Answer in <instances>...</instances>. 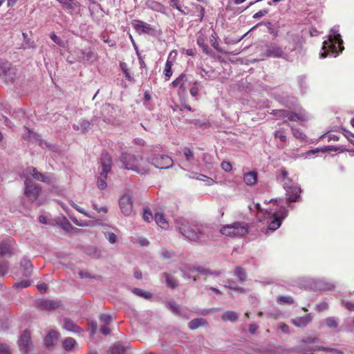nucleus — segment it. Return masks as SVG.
I'll use <instances>...</instances> for the list:
<instances>
[{"mask_svg":"<svg viewBox=\"0 0 354 354\" xmlns=\"http://www.w3.org/2000/svg\"><path fill=\"white\" fill-rule=\"evenodd\" d=\"M22 177L24 178V195L30 202L36 201L41 192V188L32 182L30 177L34 178L37 180L48 183H49L51 180L50 176H46L39 172L36 168L33 167H28L26 171L22 174Z\"/></svg>","mask_w":354,"mask_h":354,"instance_id":"1","label":"nucleus"},{"mask_svg":"<svg viewBox=\"0 0 354 354\" xmlns=\"http://www.w3.org/2000/svg\"><path fill=\"white\" fill-rule=\"evenodd\" d=\"M253 208L256 209L258 213H263V219L268 220V229L272 231L278 229L281 226V221L288 216V210L282 206L278 209L262 208L259 203H255Z\"/></svg>","mask_w":354,"mask_h":354,"instance_id":"2","label":"nucleus"},{"mask_svg":"<svg viewBox=\"0 0 354 354\" xmlns=\"http://www.w3.org/2000/svg\"><path fill=\"white\" fill-rule=\"evenodd\" d=\"M342 44L343 41L339 33V28L335 26L330 29L328 39L323 42L320 57L324 58L327 55L337 56L344 49Z\"/></svg>","mask_w":354,"mask_h":354,"instance_id":"3","label":"nucleus"},{"mask_svg":"<svg viewBox=\"0 0 354 354\" xmlns=\"http://www.w3.org/2000/svg\"><path fill=\"white\" fill-rule=\"evenodd\" d=\"M178 231L187 239L194 241H199L204 238L205 227L189 223L187 221L180 218L176 221Z\"/></svg>","mask_w":354,"mask_h":354,"instance_id":"4","label":"nucleus"},{"mask_svg":"<svg viewBox=\"0 0 354 354\" xmlns=\"http://www.w3.org/2000/svg\"><path fill=\"white\" fill-rule=\"evenodd\" d=\"M120 160L126 169L134 171L140 174H147L149 171L148 160L142 156L123 153Z\"/></svg>","mask_w":354,"mask_h":354,"instance_id":"5","label":"nucleus"},{"mask_svg":"<svg viewBox=\"0 0 354 354\" xmlns=\"http://www.w3.org/2000/svg\"><path fill=\"white\" fill-rule=\"evenodd\" d=\"M279 178L282 182L283 187L286 190L287 201L288 202L297 201L301 192L297 183L288 177V173L285 169L281 170Z\"/></svg>","mask_w":354,"mask_h":354,"instance_id":"6","label":"nucleus"},{"mask_svg":"<svg viewBox=\"0 0 354 354\" xmlns=\"http://www.w3.org/2000/svg\"><path fill=\"white\" fill-rule=\"evenodd\" d=\"M111 156L107 153H103L100 159L101 171L97 180V187L103 190L106 187V179L111 169Z\"/></svg>","mask_w":354,"mask_h":354,"instance_id":"7","label":"nucleus"},{"mask_svg":"<svg viewBox=\"0 0 354 354\" xmlns=\"http://www.w3.org/2000/svg\"><path fill=\"white\" fill-rule=\"evenodd\" d=\"M222 234L229 236H243L248 234V230L247 225L235 222L230 225L223 226L221 229Z\"/></svg>","mask_w":354,"mask_h":354,"instance_id":"8","label":"nucleus"},{"mask_svg":"<svg viewBox=\"0 0 354 354\" xmlns=\"http://www.w3.org/2000/svg\"><path fill=\"white\" fill-rule=\"evenodd\" d=\"M274 115L277 118H288V120L292 122L306 121L308 118V114L304 110H299L298 113H292L283 109L276 110L274 111Z\"/></svg>","mask_w":354,"mask_h":354,"instance_id":"9","label":"nucleus"},{"mask_svg":"<svg viewBox=\"0 0 354 354\" xmlns=\"http://www.w3.org/2000/svg\"><path fill=\"white\" fill-rule=\"evenodd\" d=\"M151 164L158 169H168L173 165V160L167 155L154 153L147 160Z\"/></svg>","mask_w":354,"mask_h":354,"instance_id":"10","label":"nucleus"},{"mask_svg":"<svg viewBox=\"0 0 354 354\" xmlns=\"http://www.w3.org/2000/svg\"><path fill=\"white\" fill-rule=\"evenodd\" d=\"M17 252V244L14 239L8 237L0 241V257H10Z\"/></svg>","mask_w":354,"mask_h":354,"instance_id":"11","label":"nucleus"},{"mask_svg":"<svg viewBox=\"0 0 354 354\" xmlns=\"http://www.w3.org/2000/svg\"><path fill=\"white\" fill-rule=\"evenodd\" d=\"M132 26L140 35L148 34L153 35L156 32V28L153 26L140 20H133L132 21Z\"/></svg>","mask_w":354,"mask_h":354,"instance_id":"12","label":"nucleus"},{"mask_svg":"<svg viewBox=\"0 0 354 354\" xmlns=\"http://www.w3.org/2000/svg\"><path fill=\"white\" fill-rule=\"evenodd\" d=\"M119 205L122 213L126 216H130L133 212V202L129 194H124L119 201Z\"/></svg>","mask_w":354,"mask_h":354,"instance_id":"13","label":"nucleus"},{"mask_svg":"<svg viewBox=\"0 0 354 354\" xmlns=\"http://www.w3.org/2000/svg\"><path fill=\"white\" fill-rule=\"evenodd\" d=\"M30 333L26 330L20 336L19 339V346L24 353H28L30 349Z\"/></svg>","mask_w":354,"mask_h":354,"instance_id":"14","label":"nucleus"},{"mask_svg":"<svg viewBox=\"0 0 354 354\" xmlns=\"http://www.w3.org/2000/svg\"><path fill=\"white\" fill-rule=\"evenodd\" d=\"M20 268L22 272V275L25 277H30L33 271V266L30 259L24 257L20 261Z\"/></svg>","mask_w":354,"mask_h":354,"instance_id":"15","label":"nucleus"},{"mask_svg":"<svg viewBox=\"0 0 354 354\" xmlns=\"http://www.w3.org/2000/svg\"><path fill=\"white\" fill-rule=\"evenodd\" d=\"M313 288L318 290L327 291L333 290L335 286L324 279H317L313 282Z\"/></svg>","mask_w":354,"mask_h":354,"instance_id":"16","label":"nucleus"},{"mask_svg":"<svg viewBox=\"0 0 354 354\" xmlns=\"http://www.w3.org/2000/svg\"><path fill=\"white\" fill-rule=\"evenodd\" d=\"M312 321V317L310 314L302 317H297L292 319L291 322L297 327L304 328Z\"/></svg>","mask_w":354,"mask_h":354,"instance_id":"17","label":"nucleus"},{"mask_svg":"<svg viewBox=\"0 0 354 354\" xmlns=\"http://www.w3.org/2000/svg\"><path fill=\"white\" fill-rule=\"evenodd\" d=\"M63 328L65 330L72 332L75 334H80L83 331V330L79 327L77 325H76L73 322H72L69 319H64L63 322Z\"/></svg>","mask_w":354,"mask_h":354,"instance_id":"18","label":"nucleus"},{"mask_svg":"<svg viewBox=\"0 0 354 354\" xmlns=\"http://www.w3.org/2000/svg\"><path fill=\"white\" fill-rule=\"evenodd\" d=\"M196 42L197 44L202 48V50L204 53L209 56H213V51L206 44V39L202 33L197 36Z\"/></svg>","mask_w":354,"mask_h":354,"instance_id":"19","label":"nucleus"},{"mask_svg":"<svg viewBox=\"0 0 354 354\" xmlns=\"http://www.w3.org/2000/svg\"><path fill=\"white\" fill-rule=\"evenodd\" d=\"M62 346L67 352H71L78 348L76 340L72 337H66L62 341Z\"/></svg>","mask_w":354,"mask_h":354,"instance_id":"20","label":"nucleus"},{"mask_svg":"<svg viewBox=\"0 0 354 354\" xmlns=\"http://www.w3.org/2000/svg\"><path fill=\"white\" fill-rule=\"evenodd\" d=\"M283 52L282 49L277 46H270L266 50V55L272 57H283Z\"/></svg>","mask_w":354,"mask_h":354,"instance_id":"21","label":"nucleus"},{"mask_svg":"<svg viewBox=\"0 0 354 354\" xmlns=\"http://www.w3.org/2000/svg\"><path fill=\"white\" fill-rule=\"evenodd\" d=\"M317 351H326V352L328 353V354H344L343 352L338 351L337 349L327 348V347H324V346H315L311 349V351L310 353H302V354H314L313 352Z\"/></svg>","mask_w":354,"mask_h":354,"instance_id":"22","label":"nucleus"},{"mask_svg":"<svg viewBox=\"0 0 354 354\" xmlns=\"http://www.w3.org/2000/svg\"><path fill=\"white\" fill-rule=\"evenodd\" d=\"M80 6V3L76 0H67L63 4L64 8L71 15L73 13L75 10Z\"/></svg>","mask_w":354,"mask_h":354,"instance_id":"23","label":"nucleus"},{"mask_svg":"<svg viewBox=\"0 0 354 354\" xmlns=\"http://www.w3.org/2000/svg\"><path fill=\"white\" fill-rule=\"evenodd\" d=\"M207 324L206 319L203 318H196L190 321L188 324L189 328L191 330H195L200 326H205Z\"/></svg>","mask_w":354,"mask_h":354,"instance_id":"24","label":"nucleus"},{"mask_svg":"<svg viewBox=\"0 0 354 354\" xmlns=\"http://www.w3.org/2000/svg\"><path fill=\"white\" fill-rule=\"evenodd\" d=\"M154 220L156 224L162 229H167L169 226L168 222L165 220L162 213H156L154 215Z\"/></svg>","mask_w":354,"mask_h":354,"instance_id":"25","label":"nucleus"},{"mask_svg":"<svg viewBox=\"0 0 354 354\" xmlns=\"http://www.w3.org/2000/svg\"><path fill=\"white\" fill-rule=\"evenodd\" d=\"M243 180L248 185H253L257 183V175L254 171H250L244 175Z\"/></svg>","mask_w":354,"mask_h":354,"instance_id":"26","label":"nucleus"},{"mask_svg":"<svg viewBox=\"0 0 354 354\" xmlns=\"http://www.w3.org/2000/svg\"><path fill=\"white\" fill-rule=\"evenodd\" d=\"M39 304L46 310L55 309L59 306V302L54 300H43L40 301Z\"/></svg>","mask_w":354,"mask_h":354,"instance_id":"27","label":"nucleus"},{"mask_svg":"<svg viewBox=\"0 0 354 354\" xmlns=\"http://www.w3.org/2000/svg\"><path fill=\"white\" fill-rule=\"evenodd\" d=\"M239 316L238 314L235 311L232 310H227L222 315V320L227 322H235L237 320Z\"/></svg>","mask_w":354,"mask_h":354,"instance_id":"28","label":"nucleus"},{"mask_svg":"<svg viewBox=\"0 0 354 354\" xmlns=\"http://www.w3.org/2000/svg\"><path fill=\"white\" fill-rule=\"evenodd\" d=\"M186 76L185 74H180L175 80L172 82V85L174 87H178L180 89L185 91V88L184 87V84L185 82Z\"/></svg>","mask_w":354,"mask_h":354,"instance_id":"29","label":"nucleus"},{"mask_svg":"<svg viewBox=\"0 0 354 354\" xmlns=\"http://www.w3.org/2000/svg\"><path fill=\"white\" fill-rule=\"evenodd\" d=\"M192 270L198 271L200 274L207 276V275H214L219 276L221 274L220 271H212L207 268L203 267H196L194 268Z\"/></svg>","mask_w":354,"mask_h":354,"instance_id":"30","label":"nucleus"},{"mask_svg":"<svg viewBox=\"0 0 354 354\" xmlns=\"http://www.w3.org/2000/svg\"><path fill=\"white\" fill-rule=\"evenodd\" d=\"M163 276L165 279L166 283L168 286L171 288H174L178 286L177 279L167 272L163 273Z\"/></svg>","mask_w":354,"mask_h":354,"instance_id":"31","label":"nucleus"},{"mask_svg":"<svg viewBox=\"0 0 354 354\" xmlns=\"http://www.w3.org/2000/svg\"><path fill=\"white\" fill-rule=\"evenodd\" d=\"M172 62L169 60V57H168L166 63H165V68H164V71H163V73L165 75V80L166 81H168L170 77H171L172 74H173V72H172V70H171V67H172Z\"/></svg>","mask_w":354,"mask_h":354,"instance_id":"32","label":"nucleus"},{"mask_svg":"<svg viewBox=\"0 0 354 354\" xmlns=\"http://www.w3.org/2000/svg\"><path fill=\"white\" fill-rule=\"evenodd\" d=\"M108 354H125L124 347L120 343L115 344L109 349Z\"/></svg>","mask_w":354,"mask_h":354,"instance_id":"33","label":"nucleus"},{"mask_svg":"<svg viewBox=\"0 0 354 354\" xmlns=\"http://www.w3.org/2000/svg\"><path fill=\"white\" fill-rule=\"evenodd\" d=\"M288 125L291 128L292 135L295 138L300 140L301 141L305 140L306 135L299 129L295 128L288 123Z\"/></svg>","mask_w":354,"mask_h":354,"instance_id":"34","label":"nucleus"},{"mask_svg":"<svg viewBox=\"0 0 354 354\" xmlns=\"http://www.w3.org/2000/svg\"><path fill=\"white\" fill-rule=\"evenodd\" d=\"M83 59L91 62L97 59V54L92 50H85L82 51Z\"/></svg>","mask_w":354,"mask_h":354,"instance_id":"35","label":"nucleus"},{"mask_svg":"<svg viewBox=\"0 0 354 354\" xmlns=\"http://www.w3.org/2000/svg\"><path fill=\"white\" fill-rule=\"evenodd\" d=\"M210 43L213 48L216 50L218 52L226 54L227 53L225 50H224L223 48H221L219 46L218 41L217 40V37L216 36V34H212L210 37Z\"/></svg>","mask_w":354,"mask_h":354,"instance_id":"36","label":"nucleus"},{"mask_svg":"<svg viewBox=\"0 0 354 354\" xmlns=\"http://www.w3.org/2000/svg\"><path fill=\"white\" fill-rule=\"evenodd\" d=\"M70 218L73 221L74 224L77 226L84 227V226H93L95 225V222L93 221H78L75 217L70 216Z\"/></svg>","mask_w":354,"mask_h":354,"instance_id":"37","label":"nucleus"},{"mask_svg":"<svg viewBox=\"0 0 354 354\" xmlns=\"http://www.w3.org/2000/svg\"><path fill=\"white\" fill-rule=\"evenodd\" d=\"M160 256L163 259L169 260L173 259L176 255L173 251L163 248L160 252Z\"/></svg>","mask_w":354,"mask_h":354,"instance_id":"38","label":"nucleus"},{"mask_svg":"<svg viewBox=\"0 0 354 354\" xmlns=\"http://www.w3.org/2000/svg\"><path fill=\"white\" fill-rule=\"evenodd\" d=\"M235 275L241 281H245L246 280V273L243 268L240 266H237L234 270Z\"/></svg>","mask_w":354,"mask_h":354,"instance_id":"39","label":"nucleus"},{"mask_svg":"<svg viewBox=\"0 0 354 354\" xmlns=\"http://www.w3.org/2000/svg\"><path fill=\"white\" fill-rule=\"evenodd\" d=\"M325 322L328 328L333 329L337 328L339 324L337 319L334 317H327L325 319Z\"/></svg>","mask_w":354,"mask_h":354,"instance_id":"40","label":"nucleus"},{"mask_svg":"<svg viewBox=\"0 0 354 354\" xmlns=\"http://www.w3.org/2000/svg\"><path fill=\"white\" fill-rule=\"evenodd\" d=\"M70 204L75 209H76L77 212H79L80 213L84 214V216H86V217L88 218H94L95 216L93 214H89L86 212L84 211V209L82 207H80V206H78L77 204H75L73 201H70Z\"/></svg>","mask_w":354,"mask_h":354,"instance_id":"41","label":"nucleus"},{"mask_svg":"<svg viewBox=\"0 0 354 354\" xmlns=\"http://www.w3.org/2000/svg\"><path fill=\"white\" fill-rule=\"evenodd\" d=\"M167 307L169 308L171 312L175 314L180 315V310L178 305L174 301H169L167 303Z\"/></svg>","mask_w":354,"mask_h":354,"instance_id":"42","label":"nucleus"},{"mask_svg":"<svg viewBox=\"0 0 354 354\" xmlns=\"http://www.w3.org/2000/svg\"><path fill=\"white\" fill-rule=\"evenodd\" d=\"M132 292L133 294L139 297H143L145 299H149L151 297V294L150 292H145L144 290L140 288H135L132 290Z\"/></svg>","mask_w":354,"mask_h":354,"instance_id":"43","label":"nucleus"},{"mask_svg":"<svg viewBox=\"0 0 354 354\" xmlns=\"http://www.w3.org/2000/svg\"><path fill=\"white\" fill-rule=\"evenodd\" d=\"M10 66L8 62L0 60V75H6L10 70Z\"/></svg>","mask_w":354,"mask_h":354,"instance_id":"44","label":"nucleus"},{"mask_svg":"<svg viewBox=\"0 0 354 354\" xmlns=\"http://www.w3.org/2000/svg\"><path fill=\"white\" fill-rule=\"evenodd\" d=\"M103 232L105 237L111 243H115L117 241L118 237L113 232H106L104 230H103Z\"/></svg>","mask_w":354,"mask_h":354,"instance_id":"45","label":"nucleus"},{"mask_svg":"<svg viewBox=\"0 0 354 354\" xmlns=\"http://www.w3.org/2000/svg\"><path fill=\"white\" fill-rule=\"evenodd\" d=\"M274 136L275 138H279L281 142L286 141V135L283 129H279L275 131Z\"/></svg>","mask_w":354,"mask_h":354,"instance_id":"46","label":"nucleus"},{"mask_svg":"<svg viewBox=\"0 0 354 354\" xmlns=\"http://www.w3.org/2000/svg\"><path fill=\"white\" fill-rule=\"evenodd\" d=\"M120 66L121 69L123 71L126 78L129 81H132L133 80V77H132L131 75L130 74V73L129 72L127 64L124 63V62H121Z\"/></svg>","mask_w":354,"mask_h":354,"instance_id":"47","label":"nucleus"},{"mask_svg":"<svg viewBox=\"0 0 354 354\" xmlns=\"http://www.w3.org/2000/svg\"><path fill=\"white\" fill-rule=\"evenodd\" d=\"M183 153L187 162H192L194 160V154L189 148H185L183 149Z\"/></svg>","mask_w":354,"mask_h":354,"instance_id":"48","label":"nucleus"},{"mask_svg":"<svg viewBox=\"0 0 354 354\" xmlns=\"http://www.w3.org/2000/svg\"><path fill=\"white\" fill-rule=\"evenodd\" d=\"M277 302L280 304H293V299L290 296H279L277 297Z\"/></svg>","mask_w":354,"mask_h":354,"instance_id":"49","label":"nucleus"},{"mask_svg":"<svg viewBox=\"0 0 354 354\" xmlns=\"http://www.w3.org/2000/svg\"><path fill=\"white\" fill-rule=\"evenodd\" d=\"M50 38L58 46L61 47L64 46V42L63 40H62L59 37H57L55 32H51L50 34Z\"/></svg>","mask_w":354,"mask_h":354,"instance_id":"50","label":"nucleus"},{"mask_svg":"<svg viewBox=\"0 0 354 354\" xmlns=\"http://www.w3.org/2000/svg\"><path fill=\"white\" fill-rule=\"evenodd\" d=\"M225 286L226 288H230V289H232V290H238V291H240L241 292H243L244 291V289L242 288H239L236 286L234 285V283L230 281H227L225 282Z\"/></svg>","mask_w":354,"mask_h":354,"instance_id":"51","label":"nucleus"},{"mask_svg":"<svg viewBox=\"0 0 354 354\" xmlns=\"http://www.w3.org/2000/svg\"><path fill=\"white\" fill-rule=\"evenodd\" d=\"M143 219L147 222H150L154 219V216L149 209H145L143 212Z\"/></svg>","mask_w":354,"mask_h":354,"instance_id":"52","label":"nucleus"},{"mask_svg":"<svg viewBox=\"0 0 354 354\" xmlns=\"http://www.w3.org/2000/svg\"><path fill=\"white\" fill-rule=\"evenodd\" d=\"M10 346L6 344L0 343V354H10Z\"/></svg>","mask_w":354,"mask_h":354,"instance_id":"53","label":"nucleus"},{"mask_svg":"<svg viewBox=\"0 0 354 354\" xmlns=\"http://www.w3.org/2000/svg\"><path fill=\"white\" fill-rule=\"evenodd\" d=\"M30 280H24L20 282L16 283L14 286L19 288H24L28 287L30 285Z\"/></svg>","mask_w":354,"mask_h":354,"instance_id":"54","label":"nucleus"},{"mask_svg":"<svg viewBox=\"0 0 354 354\" xmlns=\"http://www.w3.org/2000/svg\"><path fill=\"white\" fill-rule=\"evenodd\" d=\"M100 319L102 322H104L106 324H109L111 322L112 317L108 314H102L100 315Z\"/></svg>","mask_w":354,"mask_h":354,"instance_id":"55","label":"nucleus"},{"mask_svg":"<svg viewBox=\"0 0 354 354\" xmlns=\"http://www.w3.org/2000/svg\"><path fill=\"white\" fill-rule=\"evenodd\" d=\"M319 149H313V150H309L308 151H306V153H301L299 156V158H306L315 153H316L317 152H319Z\"/></svg>","mask_w":354,"mask_h":354,"instance_id":"56","label":"nucleus"},{"mask_svg":"<svg viewBox=\"0 0 354 354\" xmlns=\"http://www.w3.org/2000/svg\"><path fill=\"white\" fill-rule=\"evenodd\" d=\"M342 305L350 311H354V304L351 301H342Z\"/></svg>","mask_w":354,"mask_h":354,"instance_id":"57","label":"nucleus"},{"mask_svg":"<svg viewBox=\"0 0 354 354\" xmlns=\"http://www.w3.org/2000/svg\"><path fill=\"white\" fill-rule=\"evenodd\" d=\"M328 305L326 302H322L316 305L315 309L318 312H321L328 309Z\"/></svg>","mask_w":354,"mask_h":354,"instance_id":"58","label":"nucleus"},{"mask_svg":"<svg viewBox=\"0 0 354 354\" xmlns=\"http://www.w3.org/2000/svg\"><path fill=\"white\" fill-rule=\"evenodd\" d=\"M268 13V9H263V10H259L257 13H255L253 15V18L254 19H259V18H261V17L265 16Z\"/></svg>","mask_w":354,"mask_h":354,"instance_id":"59","label":"nucleus"},{"mask_svg":"<svg viewBox=\"0 0 354 354\" xmlns=\"http://www.w3.org/2000/svg\"><path fill=\"white\" fill-rule=\"evenodd\" d=\"M22 46H23V48L24 49H26V48H35V44L33 41H30L28 39H27L26 40H24V42L22 44Z\"/></svg>","mask_w":354,"mask_h":354,"instance_id":"60","label":"nucleus"},{"mask_svg":"<svg viewBox=\"0 0 354 354\" xmlns=\"http://www.w3.org/2000/svg\"><path fill=\"white\" fill-rule=\"evenodd\" d=\"M8 264H0V277H3L8 271Z\"/></svg>","mask_w":354,"mask_h":354,"instance_id":"61","label":"nucleus"},{"mask_svg":"<svg viewBox=\"0 0 354 354\" xmlns=\"http://www.w3.org/2000/svg\"><path fill=\"white\" fill-rule=\"evenodd\" d=\"M92 206H93V208L96 210L98 213H100V212H104V213H106L107 212V208L106 207H99L97 206V205L95 203H92Z\"/></svg>","mask_w":354,"mask_h":354,"instance_id":"62","label":"nucleus"},{"mask_svg":"<svg viewBox=\"0 0 354 354\" xmlns=\"http://www.w3.org/2000/svg\"><path fill=\"white\" fill-rule=\"evenodd\" d=\"M190 94L193 97H196L198 94V88L197 86V82L194 83V85L190 88Z\"/></svg>","mask_w":354,"mask_h":354,"instance_id":"63","label":"nucleus"},{"mask_svg":"<svg viewBox=\"0 0 354 354\" xmlns=\"http://www.w3.org/2000/svg\"><path fill=\"white\" fill-rule=\"evenodd\" d=\"M46 336L50 337V338L53 339L55 341L56 339H58L59 333L56 330H52L48 332Z\"/></svg>","mask_w":354,"mask_h":354,"instance_id":"64","label":"nucleus"}]
</instances>
